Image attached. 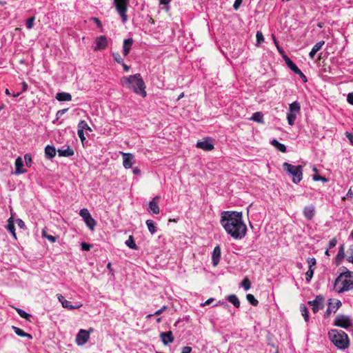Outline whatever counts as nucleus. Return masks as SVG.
<instances>
[{
    "instance_id": "f257e3e1",
    "label": "nucleus",
    "mask_w": 353,
    "mask_h": 353,
    "mask_svg": "<svg viewBox=\"0 0 353 353\" xmlns=\"http://www.w3.org/2000/svg\"><path fill=\"white\" fill-rule=\"evenodd\" d=\"M220 223L227 234L235 240L243 239L247 234L248 229L241 212L223 211Z\"/></svg>"
},
{
    "instance_id": "f03ea898",
    "label": "nucleus",
    "mask_w": 353,
    "mask_h": 353,
    "mask_svg": "<svg viewBox=\"0 0 353 353\" xmlns=\"http://www.w3.org/2000/svg\"><path fill=\"white\" fill-rule=\"evenodd\" d=\"M121 84L126 88L132 90L134 93L145 98L147 96L145 84L139 73L121 79Z\"/></svg>"
},
{
    "instance_id": "7ed1b4c3",
    "label": "nucleus",
    "mask_w": 353,
    "mask_h": 353,
    "mask_svg": "<svg viewBox=\"0 0 353 353\" xmlns=\"http://www.w3.org/2000/svg\"><path fill=\"white\" fill-rule=\"evenodd\" d=\"M351 290H353V272L346 270L335 279L333 290L341 294Z\"/></svg>"
},
{
    "instance_id": "20e7f679",
    "label": "nucleus",
    "mask_w": 353,
    "mask_h": 353,
    "mask_svg": "<svg viewBox=\"0 0 353 353\" xmlns=\"http://www.w3.org/2000/svg\"><path fill=\"white\" fill-rule=\"evenodd\" d=\"M328 337L338 349L345 350L350 346L349 337L343 330L332 329L328 332Z\"/></svg>"
},
{
    "instance_id": "39448f33",
    "label": "nucleus",
    "mask_w": 353,
    "mask_h": 353,
    "mask_svg": "<svg viewBox=\"0 0 353 353\" xmlns=\"http://www.w3.org/2000/svg\"><path fill=\"white\" fill-rule=\"evenodd\" d=\"M283 168L288 174L292 177L293 183L297 184L302 180L303 170L301 165L295 166L285 162L283 164Z\"/></svg>"
},
{
    "instance_id": "423d86ee",
    "label": "nucleus",
    "mask_w": 353,
    "mask_h": 353,
    "mask_svg": "<svg viewBox=\"0 0 353 353\" xmlns=\"http://www.w3.org/2000/svg\"><path fill=\"white\" fill-rule=\"evenodd\" d=\"M335 326H338L345 330H353V320L352 319L345 314H338L333 323Z\"/></svg>"
},
{
    "instance_id": "0eeeda50",
    "label": "nucleus",
    "mask_w": 353,
    "mask_h": 353,
    "mask_svg": "<svg viewBox=\"0 0 353 353\" xmlns=\"http://www.w3.org/2000/svg\"><path fill=\"white\" fill-rule=\"evenodd\" d=\"M128 3L129 0H114V4L115 6L116 10L119 14L123 23L128 21L126 12L128 10Z\"/></svg>"
},
{
    "instance_id": "6e6552de",
    "label": "nucleus",
    "mask_w": 353,
    "mask_h": 353,
    "mask_svg": "<svg viewBox=\"0 0 353 353\" xmlns=\"http://www.w3.org/2000/svg\"><path fill=\"white\" fill-rule=\"evenodd\" d=\"M79 215L82 217L86 226L91 230L93 231L97 225L96 221L92 217L90 212L87 208H83L79 212Z\"/></svg>"
},
{
    "instance_id": "1a4fd4ad",
    "label": "nucleus",
    "mask_w": 353,
    "mask_h": 353,
    "mask_svg": "<svg viewBox=\"0 0 353 353\" xmlns=\"http://www.w3.org/2000/svg\"><path fill=\"white\" fill-rule=\"evenodd\" d=\"M307 303L312 306L314 313H316L324 306V298L321 295L317 296L314 300L309 301Z\"/></svg>"
},
{
    "instance_id": "9d476101",
    "label": "nucleus",
    "mask_w": 353,
    "mask_h": 353,
    "mask_svg": "<svg viewBox=\"0 0 353 353\" xmlns=\"http://www.w3.org/2000/svg\"><path fill=\"white\" fill-rule=\"evenodd\" d=\"M95 46L93 49L94 51L103 50L108 46V40L105 36H99L95 39Z\"/></svg>"
},
{
    "instance_id": "9b49d317",
    "label": "nucleus",
    "mask_w": 353,
    "mask_h": 353,
    "mask_svg": "<svg viewBox=\"0 0 353 353\" xmlns=\"http://www.w3.org/2000/svg\"><path fill=\"white\" fill-rule=\"evenodd\" d=\"M90 334L85 330H80L76 337V342L79 345H83L87 343Z\"/></svg>"
},
{
    "instance_id": "f8f14e48",
    "label": "nucleus",
    "mask_w": 353,
    "mask_h": 353,
    "mask_svg": "<svg viewBox=\"0 0 353 353\" xmlns=\"http://www.w3.org/2000/svg\"><path fill=\"white\" fill-rule=\"evenodd\" d=\"M196 146L199 148L203 149L205 151H211L214 149V144L210 138H206L203 141H199L196 143Z\"/></svg>"
},
{
    "instance_id": "ddd939ff",
    "label": "nucleus",
    "mask_w": 353,
    "mask_h": 353,
    "mask_svg": "<svg viewBox=\"0 0 353 353\" xmlns=\"http://www.w3.org/2000/svg\"><path fill=\"white\" fill-rule=\"evenodd\" d=\"M160 199L159 196H156L149 202L148 210L153 214H158L160 212V208L157 201Z\"/></svg>"
},
{
    "instance_id": "4468645a",
    "label": "nucleus",
    "mask_w": 353,
    "mask_h": 353,
    "mask_svg": "<svg viewBox=\"0 0 353 353\" xmlns=\"http://www.w3.org/2000/svg\"><path fill=\"white\" fill-rule=\"evenodd\" d=\"M123 155V165L125 169L132 168L134 160V155L130 153L122 152Z\"/></svg>"
},
{
    "instance_id": "2eb2a0df",
    "label": "nucleus",
    "mask_w": 353,
    "mask_h": 353,
    "mask_svg": "<svg viewBox=\"0 0 353 353\" xmlns=\"http://www.w3.org/2000/svg\"><path fill=\"white\" fill-rule=\"evenodd\" d=\"M221 248L219 245H216L212 252V263L214 266H216L220 261L221 259Z\"/></svg>"
},
{
    "instance_id": "dca6fc26",
    "label": "nucleus",
    "mask_w": 353,
    "mask_h": 353,
    "mask_svg": "<svg viewBox=\"0 0 353 353\" xmlns=\"http://www.w3.org/2000/svg\"><path fill=\"white\" fill-rule=\"evenodd\" d=\"M160 337L164 345L172 343L174 340L172 332L171 331L161 333Z\"/></svg>"
},
{
    "instance_id": "f3484780",
    "label": "nucleus",
    "mask_w": 353,
    "mask_h": 353,
    "mask_svg": "<svg viewBox=\"0 0 353 353\" xmlns=\"http://www.w3.org/2000/svg\"><path fill=\"white\" fill-rule=\"evenodd\" d=\"M303 215L307 220H312L315 215V208L314 205H308L303 209Z\"/></svg>"
},
{
    "instance_id": "a211bd4d",
    "label": "nucleus",
    "mask_w": 353,
    "mask_h": 353,
    "mask_svg": "<svg viewBox=\"0 0 353 353\" xmlns=\"http://www.w3.org/2000/svg\"><path fill=\"white\" fill-rule=\"evenodd\" d=\"M23 162L21 157H19L15 160V171L14 174H20L26 172V170L23 168Z\"/></svg>"
},
{
    "instance_id": "6ab92c4d",
    "label": "nucleus",
    "mask_w": 353,
    "mask_h": 353,
    "mask_svg": "<svg viewBox=\"0 0 353 353\" xmlns=\"http://www.w3.org/2000/svg\"><path fill=\"white\" fill-rule=\"evenodd\" d=\"M57 152L59 157H72L74 154V150L70 146H67L66 148L58 149Z\"/></svg>"
},
{
    "instance_id": "aec40b11",
    "label": "nucleus",
    "mask_w": 353,
    "mask_h": 353,
    "mask_svg": "<svg viewBox=\"0 0 353 353\" xmlns=\"http://www.w3.org/2000/svg\"><path fill=\"white\" fill-rule=\"evenodd\" d=\"M133 40L131 38L125 39L123 44V53L124 56H127L132 48Z\"/></svg>"
},
{
    "instance_id": "412c9836",
    "label": "nucleus",
    "mask_w": 353,
    "mask_h": 353,
    "mask_svg": "<svg viewBox=\"0 0 353 353\" xmlns=\"http://www.w3.org/2000/svg\"><path fill=\"white\" fill-rule=\"evenodd\" d=\"M325 41H321L318 43H316L312 48L311 51L309 53V57L310 59H313L314 58L315 54L316 52L321 49L323 46L324 45Z\"/></svg>"
},
{
    "instance_id": "4be33fe9",
    "label": "nucleus",
    "mask_w": 353,
    "mask_h": 353,
    "mask_svg": "<svg viewBox=\"0 0 353 353\" xmlns=\"http://www.w3.org/2000/svg\"><path fill=\"white\" fill-rule=\"evenodd\" d=\"M56 99L59 101H70L72 100V95L68 92H58L56 94Z\"/></svg>"
},
{
    "instance_id": "5701e85b",
    "label": "nucleus",
    "mask_w": 353,
    "mask_h": 353,
    "mask_svg": "<svg viewBox=\"0 0 353 353\" xmlns=\"http://www.w3.org/2000/svg\"><path fill=\"white\" fill-rule=\"evenodd\" d=\"M56 149L54 146L48 145L45 148V154L49 159H52L56 155Z\"/></svg>"
},
{
    "instance_id": "b1692460",
    "label": "nucleus",
    "mask_w": 353,
    "mask_h": 353,
    "mask_svg": "<svg viewBox=\"0 0 353 353\" xmlns=\"http://www.w3.org/2000/svg\"><path fill=\"white\" fill-rule=\"evenodd\" d=\"M270 143L281 152H285L287 151L286 146L284 144L279 142L275 139L271 140Z\"/></svg>"
},
{
    "instance_id": "393cba45",
    "label": "nucleus",
    "mask_w": 353,
    "mask_h": 353,
    "mask_svg": "<svg viewBox=\"0 0 353 353\" xmlns=\"http://www.w3.org/2000/svg\"><path fill=\"white\" fill-rule=\"evenodd\" d=\"M341 302L340 301H338L336 303V305H331L330 304L325 313V316H328L332 312L335 313L336 310L341 307Z\"/></svg>"
},
{
    "instance_id": "a878e982",
    "label": "nucleus",
    "mask_w": 353,
    "mask_h": 353,
    "mask_svg": "<svg viewBox=\"0 0 353 353\" xmlns=\"http://www.w3.org/2000/svg\"><path fill=\"white\" fill-rule=\"evenodd\" d=\"M225 299L234 305V307L239 308L240 307V301L235 294H230L225 296Z\"/></svg>"
},
{
    "instance_id": "bb28decb",
    "label": "nucleus",
    "mask_w": 353,
    "mask_h": 353,
    "mask_svg": "<svg viewBox=\"0 0 353 353\" xmlns=\"http://www.w3.org/2000/svg\"><path fill=\"white\" fill-rule=\"evenodd\" d=\"M148 229L151 234H154L157 232V226L155 222L148 219L145 222Z\"/></svg>"
},
{
    "instance_id": "cd10ccee",
    "label": "nucleus",
    "mask_w": 353,
    "mask_h": 353,
    "mask_svg": "<svg viewBox=\"0 0 353 353\" xmlns=\"http://www.w3.org/2000/svg\"><path fill=\"white\" fill-rule=\"evenodd\" d=\"M6 229L12 234V236L16 239L17 235L15 233V227L12 217L9 218L8 221Z\"/></svg>"
},
{
    "instance_id": "c85d7f7f",
    "label": "nucleus",
    "mask_w": 353,
    "mask_h": 353,
    "mask_svg": "<svg viewBox=\"0 0 353 353\" xmlns=\"http://www.w3.org/2000/svg\"><path fill=\"white\" fill-rule=\"evenodd\" d=\"M286 64L288 66V68L293 71L295 74H296L298 72H299L300 69L296 66V65L288 57L285 59Z\"/></svg>"
},
{
    "instance_id": "c756f323",
    "label": "nucleus",
    "mask_w": 353,
    "mask_h": 353,
    "mask_svg": "<svg viewBox=\"0 0 353 353\" xmlns=\"http://www.w3.org/2000/svg\"><path fill=\"white\" fill-rule=\"evenodd\" d=\"M12 329L17 335L22 337L27 336L29 339H32V336L30 334L25 332L22 329L15 326H12Z\"/></svg>"
},
{
    "instance_id": "7c9ffc66",
    "label": "nucleus",
    "mask_w": 353,
    "mask_h": 353,
    "mask_svg": "<svg viewBox=\"0 0 353 353\" xmlns=\"http://www.w3.org/2000/svg\"><path fill=\"white\" fill-rule=\"evenodd\" d=\"M345 256L344 245H341L339 249L338 254L336 256V261L339 263Z\"/></svg>"
},
{
    "instance_id": "2f4dec72",
    "label": "nucleus",
    "mask_w": 353,
    "mask_h": 353,
    "mask_svg": "<svg viewBox=\"0 0 353 353\" xmlns=\"http://www.w3.org/2000/svg\"><path fill=\"white\" fill-rule=\"evenodd\" d=\"M62 306L64 308H67L68 310H74V309H78V308L81 307L82 306V304H79V305H73L71 304L70 301H69L65 299L63 302Z\"/></svg>"
},
{
    "instance_id": "473e14b6",
    "label": "nucleus",
    "mask_w": 353,
    "mask_h": 353,
    "mask_svg": "<svg viewBox=\"0 0 353 353\" xmlns=\"http://www.w3.org/2000/svg\"><path fill=\"white\" fill-rule=\"evenodd\" d=\"M301 110V106L297 101H294L290 104L289 112L299 113Z\"/></svg>"
},
{
    "instance_id": "72a5a7b5",
    "label": "nucleus",
    "mask_w": 353,
    "mask_h": 353,
    "mask_svg": "<svg viewBox=\"0 0 353 353\" xmlns=\"http://www.w3.org/2000/svg\"><path fill=\"white\" fill-rule=\"evenodd\" d=\"M296 114L297 113L296 112H288L287 119L289 125H293L294 124V121L296 119Z\"/></svg>"
},
{
    "instance_id": "f704fd0d",
    "label": "nucleus",
    "mask_w": 353,
    "mask_h": 353,
    "mask_svg": "<svg viewBox=\"0 0 353 353\" xmlns=\"http://www.w3.org/2000/svg\"><path fill=\"white\" fill-rule=\"evenodd\" d=\"M125 245L132 250H137L138 248L132 235L129 236L128 239L125 241Z\"/></svg>"
},
{
    "instance_id": "c9c22d12",
    "label": "nucleus",
    "mask_w": 353,
    "mask_h": 353,
    "mask_svg": "<svg viewBox=\"0 0 353 353\" xmlns=\"http://www.w3.org/2000/svg\"><path fill=\"white\" fill-rule=\"evenodd\" d=\"M300 311L304 318V320L307 322L309 321V312L307 307L303 304L301 305Z\"/></svg>"
},
{
    "instance_id": "e433bc0d",
    "label": "nucleus",
    "mask_w": 353,
    "mask_h": 353,
    "mask_svg": "<svg viewBox=\"0 0 353 353\" xmlns=\"http://www.w3.org/2000/svg\"><path fill=\"white\" fill-rule=\"evenodd\" d=\"M251 120L258 123L263 122V114L260 112H254L251 117Z\"/></svg>"
},
{
    "instance_id": "4c0bfd02",
    "label": "nucleus",
    "mask_w": 353,
    "mask_h": 353,
    "mask_svg": "<svg viewBox=\"0 0 353 353\" xmlns=\"http://www.w3.org/2000/svg\"><path fill=\"white\" fill-rule=\"evenodd\" d=\"M17 312L21 318L30 321V318L31 317V315L30 314L27 313L26 311L20 308H17Z\"/></svg>"
},
{
    "instance_id": "58836bf2",
    "label": "nucleus",
    "mask_w": 353,
    "mask_h": 353,
    "mask_svg": "<svg viewBox=\"0 0 353 353\" xmlns=\"http://www.w3.org/2000/svg\"><path fill=\"white\" fill-rule=\"evenodd\" d=\"M246 299L253 306H256L259 304V301L255 299L254 295L251 294H248L246 295Z\"/></svg>"
},
{
    "instance_id": "ea45409f",
    "label": "nucleus",
    "mask_w": 353,
    "mask_h": 353,
    "mask_svg": "<svg viewBox=\"0 0 353 353\" xmlns=\"http://www.w3.org/2000/svg\"><path fill=\"white\" fill-rule=\"evenodd\" d=\"M78 130H82V131H84L85 130H89V131L92 130L91 128H90V126L88 125V123L83 120L81 121L79 123Z\"/></svg>"
},
{
    "instance_id": "a19ab883",
    "label": "nucleus",
    "mask_w": 353,
    "mask_h": 353,
    "mask_svg": "<svg viewBox=\"0 0 353 353\" xmlns=\"http://www.w3.org/2000/svg\"><path fill=\"white\" fill-rule=\"evenodd\" d=\"M314 268H309L305 273V280L307 283H310L312 278L314 275Z\"/></svg>"
},
{
    "instance_id": "79ce46f5",
    "label": "nucleus",
    "mask_w": 353,
    "mask_h": 353,
    "mask_svg": "<svg viewBox=\"0 0 353 353\" xmlns=\"http://www.w3.org/2000/svg\"><path fill=\"white\" fill-rule=\"evenodd\" d=\"M241 286L243 288V289L245 291H248V290H250V288L251 287V283L247 277H245L241 282Z\"/></svg>"
},
{
    "instance_id": "37998d69",
    "label": "nucleus",
    "mask_w": 353,
    "mask_h": 353,
    "mask_svg": "<svg viewBox=\"0 0 353 353\" xmlns=\"http://www.w3.org/2000/svg\"><path fill=\"white\" fill-rule=\"evenodd\" d=\"M256 46H259L264 41V37L263 33L261 31H257L256 34Z\"/></svg>"
},
{
    "instance_id": "c03bdc74",
    "label": "nucleus",
    "mask_w": 353,
    "mask_h": 353,
    "mask_svg": "<svg viewBox=\"0 0 353 353\" xmlns=\"http://www.w3.org/2000/svg\"><path fill=\"white\" fill-rule=\"evenodd\" d=\"M34 19L35 18L34 17L28 19L26 23V26L28 29L30 30L33 28Z\"/></svg>"
},
{
    "instance_id": "a18cd8bd",
    "label": "nucleus",
    "mask_w": 353,
    "mask_h": 353,
    "mask_svg": "<svg viewBox=\"0 0 353 353\" xmlns=\"http://www.w3.org/2000/svg\"><path fill=\"white\" fill-rule=\"evenodd\" d=\"M114 60L117 61L119 63H123V59L121 58V55L118 52H112V54Z\"/></svg>"
},
{
    "instance_id": "49530a36",
    "label": "nucleus",
    "mask_w": 353,
    "mask_h": 353,
    "mask_svg": "<svg viewBox=\"0 0 353 353\" xmlns=\"http://www.w3.org/2000/svg\"><path fill=\"white\" fill-rule=\"evenodd\" d=\"M24 160L26 162V165L28 167H30L32 165V157L30 154H26L24 155Z\"/></svg>"
},
{
    "instance_id": "de8ad7c7",
    "label": "nucleus",
    "mask_w": 353,
    "mask_h": 353,
    "mask_svg": "<svg viewBox=\"0 0 353 353\" xmlns=\"http://www.w3.org/2000/svg\"><path fill=\"white\" fill-rule=\"evenodd\" d=\"M42 236L45 238L48 239L49 241H50L52 243L56 241V237L54 236L50 235V234H47L45 230H43L42 232Z\"/></svg>"
},
{
    "instance_id": "09e8293b",
    "label": "nucleus",
    "mask_w": 353,
    "mask_h": 353,
    "mask_svg": "<svg viewBox=\"0 0 353 353\" xmlns=\"http://www.w3.org/2000/svg\"><path fill=\"white\" fill-rule=\"evenodd\" d=\"M312 179L315 181H321L323 182H327V179L325 177L321 176H319V175H317V174L313 175Z\"/></svg>"
},
{
    "instance_id": "8fccbe9b",
    "label": "nucleus",
    "mask_w": 353,
    "mask_h": 353,
    "mask_svg": "<svg viewBox=\"0 0 353 353\" xmlns=\"http://www.w3.org/2000/svg\"><path fill=\"white\" fill-rule=\"evenodd\" d=\"M81 247L82 250L88 251L90 250L92 245L91 244L83 242L81 243Z\"/></svg>"
},
{
    "instance_id": "3c124183",
    "label": "nucleus",
    "mask_w": 353,
    "mask_h": 353,
    "mask_svg": "<svg viewBox=\"0 0 353 353\" xmlns=\"http://www.w3.org/2000/svg\"><path fill=\"white\" fill-rule=\"evenodd\" d=\"M316 259L315 258L312 257V258H308L307 259V263L309 265V268H314V267L316 265Z\"/></svg>"
},
{
    "instance_id": "603ef678",
    "label": "nucleus",
    "mask_w": 353,
    "mask_h": 353,
    "mask_svg": "<svg viewBox=\"0 0 353 353\" xmlns=\"http://www.w3.org/2000/svg\"><path fill=\"white\" fill-rule=\"evenodd\" d=\"M68 110V108L58 110L56 113L57 119H59L61 117H62Z\"/></svg>"
},
{
    "instance_id": "864d4df0",
    "label": "nucleus",
    "mask_w": 353,
    "mask_h": 353,
    "mask_svg": "<svg viewBox=\"0 0 353 353\" xmlns=\"http://www.w3.org/2000/svg\"><path fill=\"white\" fill-rule=\"evenodd\" d=\"M347 260L349 262H351V263H353V249H350L347 251Z\"/></svg>"
},
{
    "instance_id": "5fc2aeb1",
    "label": "nucleus",
    "mask_w": 353,
    "mask_h": 353,
    "mask_svg": "<svg viewBox=\"0 0 353 353\" xmlns=\"http://www.w3.org/2000/svg\"><path fill=\"white\" fill-rule=\"evenodd\" d=\"M242 1L243 0H235L233 4V8L235 10H237L239 8L241 4L242 3Z\"/></svg>"
},
{
    "instance_id": "6e6d98bb",
    "label": "nucleus",
    "mask_w": 353,
    "mask_h": 353,
    "mask_svg": "<svg viewBox=\"0 0 353 353\" xmlns=\"http://www.w3.org/2000/svg\"><path fill=\"white\" fill-rule=\"evenodd\" d=\"M77 134L81 142L83 143L85 140L83 131H82V130H78Z\"/></svg>"
},
{
    "instance_id": "4d7b16f0",
    "label": "nucleus",
    "mask_w": 353,
    "mask_h": 353,
    "mask_svg": "<svg viewBox=\"0 0 353 353\" xmlns=\"http://www.w3.org/2000/svg\"><path fill=\"white\" fill-rule=\"evenodd\" d=\"M218 305H221V306H223L224 308H228V307H229V305H228L225 301H219L215 304V306H218Z\"/></svg>"
},
{
    "instance_id": "13d9d810",
    "label": "nucleus",
    "mask_w": 353,
    "mask_h": 353,
    "mask_svg": "<svg viewBox=\"0 0 353 353\" xmlns=\"http://www.w3.org/2000/svg\"><path fill=\"white\" fill-rule=\"evenodd\" d=\"M296 74H298L300 77V78L302 79L303 82L305 83L307 81L306 76L301 72V70H299V72L296 73Z\"/></svg>"
},
{
    "instance_id": "bf43d9fd",
    "label": "nucleus",
    "mask_w": 353,
    "mask_h": 353,
    "mask_svg": "<svg viewBox=\"0 0 353 353\" xmlns=\"http://www.w3.org/2000/svg\"><path fill=\"white\" fill-rule=\"evenodd\" d=\"M192 347L190 346H185L182 347L181 353H191L192 352Z\"/></svg>"
},
{
    "instance_id": "052dcab7",
    "label": "nucleus",
    "mask_w": 353,
    "mask_h": 353,
    "mask_svg": "<svg viewBox=\"0 0 353 353\" xmlns=\"http://www.w3.org/2000/svg\"><path fill=\"white\" fill-rule=\"evenodd\" d=\"M337 243V241L335 238H333L330 241H329V248H334L336 246Z\"/></svg>"
},
{
    "instance_id": "680f3d73",
    "label": "nucleus",
    "mask_w": 353,
    "mask_h": 353,
    "mask_svg": "<svg viewBox=\"0 0 353 353\" xmlns=\"http://www.w3.org/2000/svg\"><path fill=\"white\" fill-rule=\"evenodd\" d=\"M347 101L349 103L353 105V92L349 93L347 94Z\"/></svg>"
},
{
    "instance_id": "e2e57ef3",
    "label": "nucleus",
    "mask_w": 353,
    "mask_h": 353,
    "mask_svg": "<svg viewBox=\"0 0 353 353\" xmlns=\"http://www.w3.org/2000/svg\"><path fill=\"white\" fill-rule=\"evenodd\" d=\"M345 136L350 142L353 145V134L350 132H345Z\"/></svg>"
},
{
    "instance_id": "0e129e2a",
    "label": "nucleus",
    "mask_w": 353,
    "mask_h": 353,
    "mask_svg": "<svg viewBox=\"0 0 353 353\" xmlns=\"http://www.w3.org/2000/svg\"><path fill=\"white\" fill-rule=\"evenodd\" d=\"M92 20L95 22V23L97 24V26L99 28H101L102 27V23H101V21L98 18L93 17Z\"/></svg>"
},
{
    "instance_id": "69168bd1",
    "label": "nucleus",
    "mask_w": 353,
    "mask_h": 353,
    "mask_svg": "<svg viewBox=\"0 0 353 353\" xmlns=\"http://www.w3.org/2000/svg\"><path fill=\"white\" fill-rule=\"evenodd\" d=\"M167 308V306L165 305H163L161 309L158 310L157 311H156L154 314H156V315H159L161 314L165 310H166Z\"/></svg>"
},
{
    "instance_id": "338daca9",
    "label": "nucleus",
    "mask_w": 353,
    "mask_h": 353,
    "mask_svg": "<svg viewBox=\"0 0 353 353\" xmlns=\"http://www.w3.org/2000/svg\"><path fill=\"white\" fill-rule=\"evenodd\" d=\"M57 299L59 301V302L61 303V305L63 304V302L64 301V300H65V299L64 298V296L61 294H57Z\"/></svg>"
},
{
    "instance_id": "774afa93",
    "label": "nucleus",
    "mask_w": 353,
    "mask_h": 353,
    "mask_svg": "<svg viewBox=\"0 0 353 353\" xmlns=\"http://www.w3.org/2000/svg\"><path fill=\"white\" fill-rule=\"evenodd\" d=\"M346 196L347 198H350V199L353 198V191L352 190V189H350L347 191Z\"/></svg>"
}]
</instances>
